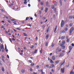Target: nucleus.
<instances>
[{
    "label": "nucleus",
    "instance_id": "23",
    "mask_svg": "<svg viewBox=\"0 0 74 74\" xmlns=\"http://www.w3.org/2000/svg\"><path fill=\"white\" fill-rule=\"evenodd\" d=\"M22 73H25V70L24 69H23L22 70Z\"/></svg>",
    "mask_w": 74,
    "mask_h": 74
},
{
    "label": "nucleus",
    "instance_id": "44",
    "mask_svg": "<svg viewBox=\"0 0 74 74\" xmlns=\"http://www.w3.org/2000/svg\"><path fill=\"white\" fill-rule=\"evenodd\" d=\"M40 4L42 5H44V3H42V2H41L40 3Z\"/></svg>",
    "mask_w": 74,
    "mask_h": 74
},
{
    "label": "nucleus",
    "instance_id": "22",
    "mask_svg": "<svg viewBox=\"0 0 74 74\" xmlns=\"http://www.w3.org/2000/svg\"><path fill=\"white\" fill-rule=\"evenodd\" d=\"M49 28H48L47 30V33L48 32V31H49Z\"/></svg>",
    "mask_w": 74,
    "mask_h": 74
},
{
    "label": "nucleus",
    "instance_id": "36",
    "mask_svg": "<svg viewBox=\"0 0 74 74\" xmlns=\"http://www.w3.org/2000/svg\"><path fill=\"white\" fill-rule=\"evenodd\" d=\"M69 19H72V18H73V16H70L69 17Z\"/></svg>",
    "mask_w": 74,
    "mask_h": 74
},
{
    "label": "nucleus",
    "instance_id": "60",
    "mask_svg": "<svg viewBox=\"0 0 74 74\" xmlns=\"http://www.w3.org/2000/svg\"><path fill=\"white\" fill-rule=\"evenodd\" d=\"M0 64L2 65V64H1V61H0Z\"/></svg>",
    "mask_w": 74,
    "mask_h": 74
},
{
    "label": "nucleus",
    "instance_id": "57",
    "mask_svg": "<svg viewBox=\"0 0 74 74\" xmlns=\"http://www.w3.org/2000/svg\"><path fill=\"white\" fill-rule=\"evenodd\" d=\"M8 22L9 23H11V21H10L9 20H8Z\"/></svg>",
    "mask_w": 74,
    "mask_h": 74
},
{
    "label": "nucleus",
    "instance_id": "50",
    "mask_svg": "<svg viewBox=\"0 0 74 74\" xmlns=\"http://www.w3.org/2000/svg\"><path fill=\"white\" fill-rule=\"evenodd\" d=\"M39 14H41V10H39Z\"/></svg>",
    "mask_w": 74,
    "mask_h": 74
},
{
    "label": "nucleus",
    "instance_id": "12",
    "mask_svg": "<svg viewBox=\"0 0 74 74\" xmlns=\"http://www.w3.org/2000/svg\"><path fill=\"white\" fill-rule=\"evenodd\" d=\"M48 8H46L45 9V12H47V11H48Z\"/></svg>",
    "mask_w": 74,
    "mask_h": 74
},
{
    "label": "nucleus",
    "instance_id": "59",
    "mask_svg": "<svg viewBox=\"0 0 74 74\" xmlns=\"http://www.w3.org/2000/svg\"><path fill=\"white\" fill-rule=\"evenodd\" d=\"M43 7H42L41 8V10H42H42H43Z\"/></svg>",
    "mask_w": 74,
    "mask_h": 74
},
{
    "label": "nucleus",
    "instance_id": "4",
    "mask_svg": "<svg viewBox=\"0 0 74 74\" xmlns=\"http://www.w3.org/2000/svg\"><path fill=\"white\" fill-rule=\"evenodd\" d=\"M64 63H65V61H64V60L63 61V62H62L61 63V65H60V66H62V65H63V64H64Z\"/></svg>",
    "mask_w": 74,
    "mask_h": 74
},
{
    "label": "nucleus",
    "instance_id": "63",
    "mask_svg": "<svg viewBox=\"0 0 74 74\" xmlns=\"http://www.w3.org/2000/svg\"><path fill=\"white\" fill-rule=\"evenodd\" d=\"M52 55V53H50V54H49L50 56H51Z\"/></svg>",
    "mask_w": 74,
    "mask_h": 74
},
{
    "label": "nucleus",
    "instance_id": "39",
    "mask_svg": "<svg viewBox=\"0 0 74 74\" xmlns=\"http://www.w3.org/2000/svg\"><path fill=\"white\" fill-rule=\"evenodd\" d=\"M46 67H49V65H46Z\"/></svg>",
    "mask_w": 74,
    "mask_h": 74
},
{
    "label": "nucleus",
    "instance_id": "17",
    "mask_svg": "<svg viewBox=\"0 0 74 74\" xmlns=\"http://www.w3.org/2000/svg\"><path fill=\"white\" fill-rule=\"evenodd\" d=\"M66 42L64 41V40H63L62 41V44H65V42Z\"/></svg>",
    "mask_w": 74,
    "mask_h": 74
},
{
    "label": "nucleus",
    "instance_id": "34",
    "mask_svg": "<svg viewBox=\"0 0 74 74\" xmlns=\"http://www.w3.org/2000/svg\"><path fill=\"white\" fill-rule=\"evenodd\" d=\"M66 47L65 46H62V49H64V48H65V47Z\"/></svg>",
    "mask_w": 74,
    "mask_h": 74
},
{
    "label": "nucleus",
    "instance_id": "27",
    "mask_svg": "<svg viewBox=\"0 0 74 74\" xmlns=\"http://www.w3.org/2000/svg\"><path fill=\"white\" fill-rule=\"evenodd\" d=\"M45 46H47L48 45V42H47L45 43Z\"/></svg>",
    "mask_w": 74,
    "mask_h": 74
},
{
    "label": "nucleus",
    "instance_id": "8",
    "mask_svg": "<svg viewBox=\"0 0 74 74\" xmlns=\"http://www.w3.org/2000/svg\"><path fill=\"white\" fill-rule=\"evenodd\" d=\"M54 65L53 64H51L50 66V68H52L54 67Z\"/></svg>",
    "mask_w": 74,
    "mask_h": 74
},
{
    "label": "nucleus",
    "instance_id": "28",
    "mask_svg": "<svg viewBox=\"0 0 74 74\" xmlns=\"http://www.w3.org/2000/svg\"><path fill=\"white\" fill-rule=\"evenodd\" d=\"M34 46H32L30 47V48L31 49H32V48H34Z\"/></svg>",
    "mask_w": 74,
    "mask_h": 74
},
{
    "label": "nucleus",
    "instance_id": "1",
    "mask_svg": "<svg viewBox=\"0 0 74 74\" xmlns=\"http://www.w3.org/2000/svg\"><path fill=\"white\" fill-rule=\"evenodd\" d=\"M64 21L62 20L61 23V27H63L64 26Z\"/></svg>",
    "mask_w": 74,
    "mask_h": 74
},
{
    "label": "nucleus",
    "instance_id": "54",
    "mask_svg": "<svg viewBox=\"0 0 74 74\" xmlns=\"http://www.w3.org/2000/svg\"><path fill=\"white\" fill-rule=\"evenodd\" d=\"M40 53H42V50H41L40 51Z\"/></svg>",
    "mask_w": 74,
    "mask_h": 74
},
{
    "label": "nucleus",
    "instance_id": "64",
    "mask_svg": "<svg viewBox=\"0 0 74 74\" xmlns=\"http://www.w3.org/2000/svg\"><path fill=\"white\" fill-rule=\"evenodd\" d=\"M37 68H38V67H39V66L38 65L36 66Z\"/></svg>",
    "mask_w": 74,
    "mask_h": 74
},
{
    "label": "nucleus",
    "instance_id": "14",
    "mask_svg": "<svg viewBox=\"0 0 74 74\" xmlns=\"http://www.w3.org/2000/svg\"><path fill=\"white\" fill-rule=\"evenodd\" d=\"M52 59L53 60H55V56H53L52 57Z\"/></svg>",
    "mask_w": 74,
    "mask_h": 74
},
{
    "label": "nucleus",
    "instance_id": "10",
    "mask_svg": "<svg viewBox=\"0 0 74 74\" xmlns=\"http://www.w3.org/2000/svg\"><path fill=\"white\" fill-rule=\"evenodd\" d=\"M69 50H71V49H72V48H73V47L70 46L69 47Z\"/></svg>",
    "mask_w": 74,
    "mask_h": 74
},
{
    "label": "nucleus",
    "instance_id": "5",
    "mask_svg": "<svg viewBox=\"0 0 74 74\" xmlns=\"http://www.w3.org/2000/svg\"><path fill=\"white\" fill-rule=\"evenodd\" d=\"M65 37H66V36H62L61 37V40H64V39H65Z\"/></svg>",
    "mask_w": 74,
    "mask_h": 74
},
{
    "label": "nucleus",
    "instance_id": "11",
    "mask_svg": "<svg viewBox=\"0 0 74 74\" xmlns=\"http://www.w3.org/2000/svg\"><path fill=\"white\" fill-rule=\"evenodd\" d=\"M0 48H1V49L3 50V49H4V48H3V45L0 46Z\"/></svg>",
    "mask_w": 74,
    "mask_h": 74
},
{
    "label": "nucleus",
    "instance_id": "52",
    "mask_svg": "<svg viewBox=\"0 0 74 74\" xmlns=\"http://www.w3.org/2000/svg\"><path fill=\"white\" fill-rule=\"evenodd\" d=\"M66 40L69 39V38H68V36H67L66 37Z\"/></svg>",
    "mask_w": 74,
    "mask_h": 74
},
{
    "label": "nucleus",
    "instance_id": "35",
    "mask_svg": "<svg viewBox=\"0 0 74 74\" xmlns=\"http://www.w3.org/2000/svg\"><path fill=\"white\" fill-rule=\"evenodd\" d=\"M50 62L51 63H53V61H52V60H51Z\"/></svg>",
    "mask_w": 74,
    "mask_h": 74
},
{
    "label": "nucleus",
    "instance_id": "47",
    "mask_svg": "<svg viewBox=\"0 0 74 74\" xmlns=\"http://www.w3.org/2000/svg\"><path fill=\"white\" fill-rule=\"evenodd\" d=\"M29 19V17H27L26 18V21H27V19Z\"/></svg>",
    "mask_w": 74,
    "mask_h": 74
},
{
    "label": "nucleus",
    "instance_id": "48",
    "mask_svg": "<svg viewBox=\"0 0 74 74\" xmlns=\"http://www.w3.org/2000/svg\"><path fill=\"white\" fill-rule=\"evenodd\" d=\"M11 21H15V19H11Z\"/></svg>",
    "mask_w": 74,
    "mask_h": 74
},
{
    "label": "nucleus",
    "instance_id": "2",
    "mask_svg": "<svg viewBox=\"0 0 74 74\" xmlns=\"http://www.w3.org/2000/svg\"><path fill=\"white\" fill-rule=\"evenodd\" d=\"M73 30L74 28H73V27H72L71 28L69 31V33H70V34H71V33H72V32H73Z\"/></svg>",
    "mask_w": 74,
    "mask_h": 74
},
{
    "label": "nucleus",
    "instance_id": "45",
    "mask_svg": "<svg viewBox=\"0 0 74 74\" xmlns=\"http://www.w3.org/2000/svg\"><path fill=\"white\" fill-rule=\"evenodd\" d=\"M46 19V18L45 17H43V18H42V19L44 20V19Z\"/></svg>",
    "mask_w": 74,
    "mask_h": 74
},
{
    "label": "nucleus",
    "instance_id": "49",
    "mask_svg": "<svg viewBox=\"0 0 74 74\" xmlns=\"http://www.w3.org/2000/svg\"><path fill=\"white\" fill-rule=\"evenodd\" d=\"M46 5H48V2L47 1L46 2Z\"/></svg>",
    "mask_w": 74,
    "mask_h": 74
},
{
    "label": "nucleus",
    "instance_id": "24",
    "mask_svg": "<svg viewBox=\"0 0 74 74\" xmlns=\"http://www.w3.org/2000/svg\"><path fill=\"white\" fill-rule=\"evenodd\" d=\"M5 50L6 51V52H8V49H7V46H6V47H5Z\"/></svg>",
    "mask_w": 74,
    "mask_h": 74
},
{
    "label": "nucleus",
    "instance_id": "29",
    "mask_svg": "<svg viewBox=\"0 0 74 74\" xmlns=\"http://www.w3.org/2000/svg\"><path fill=\"white\" fill-rule=\"evenodd\" d=\"M51 47H54V44L53 43H52L51 45Z\"/></svg>",
    "mask_w": 74,
    "mask_h": 74
},
{
    "label": "nucleus",
    "instance_id": "31",
    "mask_svg": "<svg viewBox=\"0 0 74 74\" xmlns=\"http://www.w3.org/2000/svg\"><path fill=\"white\" fill-rule=\"evenodd\" d=\"M70 41V39H67V40L66 41L67 42H69Z\"/></svg>",
    "mask_w": 74,
    "mask_h": 74
},
{
    "label": "nucleus",
    "instance_id": "62",
    "mask_svg": "<svg viewBox=\"0 0 74 74\" xmlns=\"http://www.w3.org/2000/svg\"><path fill=\"white\" fill-rule=\"evenodd\" d=\"M45 74V72H42V73H41V74Z\"/></svg>",
    "mask_w": 74,
    "mask_h": 74
},
{
    "label": "nucleus",
    "instance_id": "38",
    "mask_svg": "<svg viewBox=\"0 0 74 74\" xmlns=\"http://www.w3.org/2000/svg\"><path fill=\"white\" fill-rule=\"evenodd\" d=\"M37 52V50H35V51H34V53H36V52Z\"/></svg>",
    "mask_w": 74,
    "mask_h": 74
},
{
    "label": "nucleus",
    "instance_id": "41",
    "mask_svg": "<svg viewBox=\"0 0 74 74\" xmlns=\"http://www.w3.org/2000/svg\"><path fill=\"white\" fill-rule=\"evenodd\" d=\"M69 26H73V23H71L69 24Z\"/></svg>",
    "mask_w": 74,
    "mask_h": 74
},
{
    "label": "nucleus",
    "instance_id": "13",
    "mask_svg": "<svg viewBox=\"0 0 74 74\" xmlns=\"http://www.w3.org/2000/svg\"><path fill=\"white\" fill-rule=\"evenodd\" d=\"M59 61L58 60L57 61H56L55 63L56 64H58V63H59Z\"/></svg>",
    "mask_w": 74,
    "mask_h": 74
},
{
    "label": "nucleus",
    "instance_id": "53",
    "mask_svg": "<svg viewBox=\"0 0 74 74\" xmlns=\"http://www.w3.org/2000/svg\"><path fill=\"white\" fill-rule=\"evenodd\" d=\"M27 3V2H26V1H25L24 2V4H26Z\"/></svg>",
    "mask_w": 74,
    "mask_h": 74
},
{
    "label": "nucleus",
    "instance_id": "40",
    "mask_svg": "<svg viewBox=\"0 0 74 74\" xmlns=\"http://www.w3.org/2000/svg\"><path fill=\"white\" fill-rule=\"evenodd\" d=\"M54 8H55V7L54 6V5H53L52 7V9H54Z\"/></svg>",
    "mask_w": 74,
    "mask_h": 74
},
{
    "label": "nucleus",
    "instance_id": "16",
    "mask_svg": "<svg viewBox=\"0 0 74 74\" xmlns=\"http://www.w3.org/2000/svg\"><path fill=\"white\" fill-rule=\"evenodd\" d=\"M23 34L24 36H27V34L26 33H24Z\"/></svg>",
    "mask_w": 74,
    "mask_h": 74
},
{
    "label": "nucleus",
    "instance_id": "26",
    "mask_svg": "<svg viewBox=\"0 0 74 74\" xmlns=\"http://www.w3.org/2000/svg\"><path fill=\"white\" fill-rule=\"evenodd\" d=\"M54 5H56V6L58 5V3L56 2V3H54Z\"/></svg>",
    "mask_w": 74,
    "mask_h": 74
},
{
    "label": "nucleus",
    "instance_id": "25",
    "mask_svg": "<svg viewBox=\"0 0 74 74\" xmlns=\"http://www.w3.org/2000/svg\"><path fill=\"white\" fill-rule=\"evenodd\" d=\"M63 45H64V44L63 43L60 44V46L61 47H63L64 46Z\"/></svg>",
    "mask_w": 74,
    "mask_h": 74
},
{
    "label": "nucleus",
    "instance_id": "9",
    "mask_svg": "<svg viewBox=\"0 0 74 74\" xmlns=\"http://www.w3.org/2000/svg\"><path fill=\"white\" fill-rule=\"evenodd\" d=\"M49 36V34H48L47 35H46L45 37L46 39L47 40V39H48Z\"/></svg>",
    "mask_w": 74,
    "mask_h": 74
},
{
    "label": "nucleus",
    "instance_id": "30",
    "mask_svg": "<svg viewBox=\"0 0 74 74\" xmlns=\"http://www.w3.org/2000/svg\"><path fill=\"white\" fill-rule=\"evenodd\" d=\"M16 21H14V22H13V23H14V25H16Z\"/></svg>",
    "mask_w": 74,
    "mask_h": 74
},
{
    "label": "nucleus",
    "instance_id": "51",
    "mask_svg": "<svg viewBox=\"0 0 74 74\" xmlns=\"http://www.w3.org/2000/svg\"><path fill=\"white\" fill-rule=\"evenodd\" d=\"M71 45L72 46V47H74V44L73 43H72L71 44Z\"/></svg>",
    "mask_w": 74,
    "mask_h": 74
},
{
    "label": "nucleus",
    "instance_id": "21",
    "mask_svg": "<svg viewBox=\"0 0 74 74\" xmlns=\"http://www.w3.org/2000/svg\"><path fill=\"white\" fill-rule=\"evenodd\" d=\"M2 70L3 72L4 71V68L3 67H2Z\"/></svg>",
    "mask_w": 74,
    "mask_h": 74
},
{
    "label": "nucleus",
    "instance_id": "55",
    "mask_svg": "<svg viewBox=\"0 0 74 74\" xmlns=\"http://www.w3.org/2000/svg\"><path fill=\"white\" fill-rule=\"evenodd\" d=\"M30 70L31 71H33V69H30Z\"/></svg>",
    "mask_w": 74,
    "mask_h": 74
},
{
    "label": "nucleus",
    "instance_id": "32",
    "mask_svg": "<svg viewBox=\"0 0 74 74\" xmlns=\"http://www.w3.org/2000/svg\"><path fill=\"white\" fill-rule=\"evenodd\" d=\"M29 62V63H32V61L31 60H29L28 61Z\"/></svg>",
    "mask_w": 74,
    "mask_h": 74
},
{
    "label": "nucleus",
    "instance_id": "56",
    "mask_svg": "<svg viewBox=\"0 0 74 74\" xmlns=\"http://www.w3.org/2000/svg\"><path fill=\"white\" fill-rule=\"evenodd\" d=\"M28 6L29 7H30V4H28Z\"/></svg>",
    "mask_w": 74,
    "mask_h": 74
},
{
    "label": "nucleus",
    "instance_id": "46",
    "mask_svg": "<svg viewBox=\"0 0 74 74\" xmlns=\"http://www.w3.org/2000/svg\"><path fill=\"white\" fill-rule=\"evenodd\" d=\"M43 69H41L40 71V72H41V73H42V72H43Z\"/></svg>",
    "mask_w": 74,
    "mask_h": 74
},
{
    "label": "nucleus",
    "instance_id": "61",
    "mask_svg": "<svg viewBox=\"0 0 74 74\" xmlns=\"http://www.w3.org/2000/svg\"><path fill=\"white\" fill-rule=\"evenodd\" d=\"M42 28H44V27H45V25H43L42 26Z\"/></svg>",
    "mask_w": 74,
    "mask_h": 74
},
{
    "label": "nucleus",
    "instance_id": "33",
    "mask_svg": "<svg viewBox=\"0 0 74 74\" xmlns=\"http://www.w3.org/2000/svg\"><path fill=\"white\" fill-rule=\"evenodd\" d=\"M67 30H68V29L67 28H66L64 29V30H65V31H67Z\"/></svg>",
    "mask_w": 74,
    "mask_h": 74
},
{
    "label": "nucleus",
    "instance_id": "43",
    "mask_svg": "<svg viewBox=\"0 0 74 74\" xmlns=\"http://www.w3.org/2000/svg\"><path fill=\"white\" fill-rule=\"evenodd\" d=\"M16 29H17V30H21V29L19 28H17Z\"/></svg>",
    "mask_w": 74,
    "mask_h": 74
},
{
    "label": "nucleus",
    "instance_id": "19",
    "mask_svg": "<svg viewBox=\"0 0 74 74\" xmlns=\"http://www.w3.org/2000/svg\"><path fill=\"white\" fill-rule=\"evenodd\" d=\"M60 4L61 6H62V1L60 0Z\"/></svg>",
    "mask_w": 74,
    "mask_h": 74
},
{
    "label": "nucleus",
    "instance_id": "7",
    "mask_svg": "<svg viewBox=\"0 0 74 74\" xmlns=\"http://www.w3.org/2000/svg\"><path fill=\"white\" fill-rule=\"evenodd\" d=\"M66 33V32L64 31H61L60 32V34H62V33Z\"/></svg>",
    "mask_w": 74,
    "mask_h": 74
},
{
    "label": "nucleus",
    "instance_id": "15",
    "mask_svg": "<svg viewBox=\"0 0 74 74\" xmlns=\"http://www.w3.org/2000/svg\"><path fill=\"white\" fill-rule=\"evenodd\" d=\"M70 74H74V72L72 71H71L70 73Z\"/></svg>",
    "mask_w": 74,
    "mask_h": 74
},
{
    "label": "nucleus",
    "instance_id": "20",
    "mask_svg": "<svg viewBox=\"0 0 74 74\" xmlns=\"http://www.w3.org/2000/svg\"><path fill=\"white\" fill-rule=\"evenodd\" d=\"M63 56V53H60V55L59 56V57H60V56Z\"/></svg>",
    "mask_w": 74,
    "mask_h": 74
},
{
    "label": "nucleus",
    "instance_id": "42",
    "mask_svg": "<svg viewBox=\"0 0 74 74\" xmlns=\"http://www.w3.org/2000/svg\"><path fill=\"white\" fill-rule=\"evenodd\" d=\"M62 51V49H59L58 50V52H60Z\"/></svg>",
    "mask_w": 74,
    "mask_h": 74
},
{
    "label": "nucleus",
    "instance_id": "3",
    "mask_svg": "<svg viewBox=\"0 0 74 74\" xmlns=\"http://www.w3.org/2000/svg\"><path fill=\"white\" fill-rule=\"evenodd\" d=\"M61 72L62 73H64V68H61Z\"/></svg>",
    "mask_w": 74,
    "mask_h": 74
},
{
    "label": "nucleus",
    "instance_id": "18",
    "mask_svg": "<svg viewBox=\"0 0 74 74\" xmlns=\"http://www.w3.org/2000/svg\"><path fill=\"white\" fill-rule=\"evenodd\" d=\"M34 65V63H32L31 64V66H33Z\"/></svg>",
    "mask_w": 74,
    "mask_h": 74
},
{
    "label": "nucleus",
    "instance_id": "58",
    "mask_svg": "<svg viewBox=\"0 0 74 74\" xmlns=\"http://www.w3.org/2000/svg\"><path fill=\"white\" fill-rule=\"evenodd\" d=\"M33 74H37V73H35V72H33Z\"/></svg>",
    "mask_w": 74,
    "mask_h": 74
},
{
    "label": "nucleus",
    "instance_id": "6",
    "mask_svg": "<svg viewBox=\"0 0 74 74\" xmlns=\"http://www.w3.org/2000/svg\"><path fill=\"white\" fill-rule=\"evenodd\" d=\"M57 28H58V26L56 25L55 27V28L54 29V32L56 33V30H57Z\"/></svg>",
    "mask_w": 74,
    "mask_h": 74
},
{
    "label": "nucleus",
    "instance_id": "37",
    "mask_svg": "<svg viewBox=\"0 0 74 74\" xmlns=\"http://www.w3.org/2000/svg\"><path fill=\"white\" fill-rule=\"evenodd\" d=\"M27 26H30V27H32V25H31V24L27 25Z\"/></svg>",
    "mask_w": 74,
    "mask_h": 74
}]
</instances>
